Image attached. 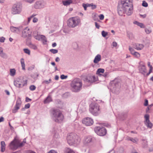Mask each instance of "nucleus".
I'll use <instances>...</instances> for the list:
<instances>
[{
	"label": "nucleus",
	"instance_id": "0eeeda50",
	"mask_svg": "<svg viewBox=\"0 0 153 153\" xmlns=\"http://www.w3.org/2000/svg\"><path fill=\"white\" fill-rule=\"evenodd\" d=\"M14 84L17 87L22 88L27 85V80H25L22 78H17L14 80Z\"/></svg>",
	"mask_w": 153,
	"mask_h": 153
},
{
	"label": "nucleus",
	"instance_id": "a19ab883",
	"mask_svg": "<svg viewBox=\"0 0 153 153\" xmlns=\"http://www.w3.org/2000/svg\"><path fill=\"white\" fill-rule=\"evenodd\" d=\"M25 144H24L23 142L21 143H19V141L18 140V147L21 148Z\"/></svg>",
	"mask_w": 153,
	"mask_h": 153
},
{
	"label": "nucleus",
	"instance_id": "9d476101",
	"mask_svg": "<svg viewBox=\"0 0 153 153\" xmlns=\"http://www.w3.org/2000/svg\"><path fill=\"white\" fill-rule=\"evenodd\" d=\"M95 132L99 135L100 136H103L106 133V129L103 127H96L94 128Z\"/></svg>",
	"mask_w": 153,
	"mask_h": 153
},
{
	"label": "nucleus",
	"instance_id": "13d9d810",
	"mask_svg": "<svg viewBox=\"0 0 153 153\" xmlns=\"http://www.w3.org/2000/svg\"><path fill=\"white\" fill-rule=\"evenodd\" d=\"M103 76L105 77H108V73L105 72L103 74Z\"/></svg>",
	"mask_w": 153,
	"mask_h": 153
},
{
	"label": "nucleus",
	"instance_id": "393cba45",
	"mask_svg": "<svg viewBox=\"0 0 153 153\" xmlns=\"http://www.w3.org/2000/svg\"><path fill=\"white\" fill-rule=\"evenodd\" d=\"M21 63L22 67V69L23 70H25V64L24 60L23 58L21 59Z\"/></svg>",
	"mask_w": 153,
	"mask_h": 153
},
{
	"label": "nucleus",
	"instance_id": "ddd939ff",
	"mask_svg": "<svg viewBox=\"0 0 153 153\" xmlns=\"http://www.w3.org/2000/svg\"><path fill=\"white\" fill-rule=\"evenodd\" d=\"M82 123L86 126H91L93 124L94 121L91 118L87 117L82 120Z\"/></svg>",
	"mask_w": 153,
	"mask_h": 153
},
{
	"label": "nucleus",
	"instance_id": "a211bd4d",
	"mask_svg": "<svg viewBox=\"0 0 153 153\" xmlns=\"http://www.w3.org/2000/svg\"><path fill=\"white\" fill-rule=\"evenodd\" d=\"M144 47L143 45L139 43L135 44L134 45V48L138 50H142Z\"/></svg>",
	"mask_w": 153,
	"mask_h": 153
},
{
	"label": "nucleus",
	"instance_id": "79ce46f5",
	"mask_svg": "<svg viewBox=\"0 0 153 153\" xmlns=\"http://www.w3.org/2000/svg\"><path fill=\"white\" fill-rule=\"evenodd\" d=\"M101 34L102 36L103 37H105L107 36L108 34V33L107 32H105L104 30L102 31Z\"/></svg>",
	"mask_w": 153,
	"mask_h": 153
},
{
	"label": "nucleus",
	"instance_id": "e433bc0d",
	"mask_svg": "<svg viewBox=\"0 0 153 153\" xmlns=\"http://www.w3.org/2000/svg\"><path fill=\"white\" fill-rule=\"evenodd\" d=\"M30 106V104L29 103H28L27 104L25 105V107L24 108H22L21 110L22 111H24L25 110V109H27L29 108Z\"/></svg>",
	"mask_w": 153,
	"mask_h": 153
},
{
	"label": "nucleus",
	"instance_id": "4468645a",
	"mask_svg": "<svg viewBox=\"0 0 153 153\" xmlns=\"http://www.w3.org/2000/svg\"><path fill=\"white\" fill-rule=\"evenodd\" d=\"M22 102L20 99L17 100L15 105L12 110V112L13 113H15L17 112L19 109L20 107L21 104Z\"/></svg>",
	"mask_w": 153,
	"mask_h": 153
},
{
	"label": "nucleus",
	"instance_id": "f03ea898",
	"mask_svg": "<svg viewBox=\"0 0 153 153\" xmlns=\"http://www.w3.org/2000/svg\"><path fill=\"white\" fill-rule=\"evenodd\" d=\"M50 113L52 119L55 122L60 123L63 120V115L59 109L52 108L50 110Z\"/></svg>",
	"mask_w": 153,
	"mask_h": 153
},
{
	"label": "nucleus",
	"instance_id": "6e6d98bb",
	"mask_svg": "<svg viewBox=\"0 0 153 153\" xmlns=\"http://www.w3.org/2000/svg\"><path fill=\"white\" fill-rule=\"evenodd\" d=\"M5 39V38L3 37H2L0 39V41L1 42H4Z\"/></svg>",
	"mask_w": 153,
	"mask_h": 153
},
{
	"label": "nucleus",
	"instance_id": "4c0bfd02",
	"mask_svg": "<svg viewBox=\"0 0 153 153\" xmlns=\"http://www.w3.org/2000/svg\"><path fill=\"white\" fill-rule=\"evenodd\" d=\"M23 51L24 52L28 55L30 54V51L27 48L24 49Z\"/></svg>",
	"mask_w": 153,
	"mask_h": 153
},
{
	"label": "nucleus",
	"instance_id": "aec40b11",
	"mask_svg": "<svg viewBox=\"0 0 153 153\" xmlns=\"http://www.w3.org/2000/svg\"><path fill=\"white\" fill-rule=\"evenodd\" d=\"M101 56L100 54H97L95 57L94 62L97 63L101 60Z\"/></svg>",
	"mask_w": 153,
	"mask_h": 153
},
{
	"label": "nucleus",
	"instance_id": "7c9ffc66",
	"mask_svg": "<svg viewBox=\"0 0 153 153\" xmlns=\"http://www.w3.org/2000/svg\"><path fill=\"white\" fill-rule=\"evenodd\" d=\"M143 142L142 143V146L143 148H146L148 146L147 141L145 140H143Z\"/></svg>",
	"mask_w": 153,
	"mask_h": 153
},
{
	"label": "nucleus",
	"instance_id": "2f4dec72",
	"mask_svg": "<svg viewBox=\"0 0 153 153\" xmlns=\"http://www.w3.org/2000/svg\"><path fill=\"white\" fill-rule=\"evenodd\" d=\"M127 36L130 39H132L133 38V34L132 33L130 32H127Z\"/></svg>",
	"mask_w": 153,
	"mask_h": 153
},
{
	"label": "nucleus",
	"instance_id": "4d7b16f0",
	"mask_svg": "<svg viewBox=\"0 0 153 153\" xmlns=\"http://www.w3.org/2000/svg\"><path fill=\"white\" fill-rule=\"evenodd\" d=\"M148 105V100H145V102L144 104V105L145 106H147Z\"/></svg>",
	"mask_w": 153,
	"mask_h": 153
},
{
	"label": "nucleus",
	"instance_id": "bf43d9fd",
	"mask_svg": "<svg viewBox=\"0 0 153 153\" xmlns=\"http://www.w3.org/2000/svg\"><path fill=\"white\" fill-rule=\"evenodd\" d=\"M82 6L85 10H86L87 8V5L85 4H83Z\"/></svg>",
	"mask_w": 153,
	"mask_h": 153
},
{
	"label": "nucleus",
	"instance_id": "4be33fe9",
	"mask_svg": "<svg viewBox=\"0 0 153 153\" xmlns=\"http://www.w3.org/2000/svg\"><path fill=\"white\" fill-rule=\"evenodd\" d=\"M62 2L64 6H67L72 4L73 1L72 0H67L63 1Z\"/></svg>",
	"mask_w": 153,
	"mask_h": 153
},
{
	"label": "nucleus",
	"instance_id": "e2e57ef3",
	"mask_svg": "<svg viewBox=\"0 0 153 153\" xmlns=\"http://www.w3.org/2000/svg\"><path fill=\"white\" fill-rule=\"evenodd\" d=\"M91 6L92 9H95L97 7V6L96 5H93L92 4H91Z\"/></svg>",
	"mask_w": 153,
	"mask_h": 153
},
{
	"label": "nucleus",
	"instance_id": "774afa93",
	"mask_svg": "<svg viewBox=\"0 0 153 153\" xmlns=\"http://www.w3.org/2000/svg\"><path fill=\"white\" fill-rule=\"evenodd\" d=\"M56 44L55 42H54L52 44V46L53 47H54L56 46Z\"/></svg>",
	"mask_w": 153,
	"mask_h": 153
},
{
	"label": "nucleus",
	"instance_id": "7ed1b4c3",
	"mask_svg": "<svg viewBox=\"0 0 153 153\" xmlns=\"http://www.w3.org/2000/svg\"><path fill=\"white\" fill-rule=\"evenodd\" d=\"M67 140L68 143L70 146L78 144L80 139L76 134L71 133L67 136Z\"/></svg>",
	"mask_w": 153,
	"mask_h": 153
},
{
	"label": "nucleus",
	"instance_id": "9b49d317",
	"mask_svg": "<svg viewBox=\"0 0 153 153\" xmlns=\"http://www.w3.org/2000/svg\"><path fill=\"white\" fill-rule=\"evenodd\" d=\"M9 146L10 149L13 150H15L18 148V140L14 138L9 144Z\"/></svg>",
	"mask_w": 153,
	"mask_h": 153
},
{
	"label": "nucleus",
	"instance_id": "c85d7f7f",
	"mask_svg": "<svg viewBox=\"0 0 153 153\" xmlns=\"http://www.w3.org/2000/svg\"><path fill=\"white\" fill-rule=\"evenodd\" d=\"M41 39L43 41V44H46L47 42V39L46 37L43 35H41Z\"/></svg>",
	"mask_w": 153,
	"mask_h": 153
},
{
	"label": "nucleus",
	"instance_id": "052dcab7",
	"mask_svg": "<svg viewBox=\"0 0 153 153\" xmlns=\"http://www.w3.org/2000/svg\"><path fill=\"white\" fill-rule=\"evenodd\" d=\"M38 21V19L36 18H34L33 21L34 23Z\"/></svg>",
	"mask_w": 153,
	"mask_h": 153
},
{
	"label": "nucleus",
	"instance_id": "473e14b6",
	"mask_svg": "<svg viewBox=\"0 0 153 153\" xmlns=\"http://www.w3.org/2000/svg\"><path fill=\"white\" fill-rule=\"evenodd\" d=\"M10 75L11 76H14L15 74L16 73V70L14 69H11L10 70Z\"/></svg>",
	"mask_w": 153,
	"mask_h": 153
},
{
	"label": "nucleus",
	"instance_id": "338daca9",
	"mask_svg": "<svg viewBox=\"0 0 153 153\" xmlns=\"http://www.w3.org/2000/svg\"><path fill=\"white\" fill-rule=\"evenodd\" d=\"M60 61V59L58 57H57L55 59V61L56 62H58Z\"/></svg>",
	"mask_w": 153,
	"mask_h": 153
},
{
	"label": "nucleus",
	"instance_id": "49530a36",
	"mask_svg": "<svg viewBox=\"0 0 153 153\" xmlns=\"http://www.w3.org/2000/svg\"><path fill=\"white\" fill-rule=\"evenodd\" d=\"M29 88L31 91H34L36 89V87L34 85H31L30 86Z\"/></svg>",
	"mask_w": 153,
	"mask_h": 153
},
{
	"label": "nucleus",
	"instance_id": "f257e3e1",
	"mask_svg": "<svg viewBox=\"0 0 153 153\" xmlns=\"http://www.w3.org/2000/svg\"><path fill=\"white\" fill-rule=\"evenodd\" d=\"M132 1V0H124L118 3L117 10L119 15L122 16L124 13H126L128 16L132 14L133 9Z\"/></svg>",
	"mask_w": 153,
	"mask_h": 153
},
{
	"label": "nucleus",
	"instance_id": "f8f14e48",
	"mask_svg": "<svg viewBox=\"0 0 153 153\" xmlns=\"http://www.w3.org/2000/svg\"><path fill=\"white\" fill-rule=\"evenodd\" d=\"M46 3L43 1H36L34 5L35 8L36 9H41L44 8L46 5Z\"/></svg>",
	"mask_w": 153,
	"mask_h": 153
},
{
	"label": "nucleus",
	"instance_id": "3c124183",
	"mask_svg": "<svg viewBox=\"0 0 153 153\" xmlns=\"http://www.w3.org/2000/svg\"><path fill=\"white\" fill-rule=\"evenodd\" d=\"M99 18L100 20H102L104 18V16L103 14H100L99 16Z\"/></svg>",
	"mask_w": 153,
	"mask_h": 153
},
{
	"label": "nucleus",
	"instance_id": "412c9836",
	"mask_svg": "<svg viewBox=\"0 0 153 153\" xmlns=\"http://www.w3.org/2000/svg\"><path fill=\"white\" fill-rule=\"evenodd\" d=\"M140 71L142 74L145 75L146 72L145 66L144 65L141 66L140 68Z\"/></svg>",
	"mask_w": 153,
	"mask_h": 153
},
{
	"label": "nucleus",
	"instance_id": "1a4fd4ad",
	"mask_svg": "<svg viewBox=\"0 0 153 153\" xmlns=\"http://www.w3.org/2000/svg\"><path fill=\"white\" fill-rule=\"evenodd\" d=\"M22 11V6L19 3L14 4L11 9V12L13 14H19Z\"/></svg>",
	"mask_w": 153,
	"mask_h": 153
},
{
	"label": "nucleus",
	"instance_id": "dca6fc26",
	"mask_svg": "<svg viewBox=\"0 0 153 153\" xmlns=\"http://www.w3.org/2000/svg\"><path fill=\"white\" fill-rule=\"evenodd\" d=\"M97 79L94 76L88 75L85 78V81L89 83H92L97 81Z\"/></svg>",
	"mask_w": 153,
	"mask_h": 153
},
{
	"label": "nucleus",
	"instance_id": "0e129e2a",
	"mask_svg": "<svg viewBox=\"0 0 153 153\" xmlns=\"http://www.w3.org/2000/svg\"><path fill=\"white\" fill-rule=\"evenodd\" d=\"M31 99H30L27 97L26 98L25 101L26 102H29V101H31Z\"/></svg>",
	"mask_w": 153,
	"mask_h": 153
},
{
	"label": "nucleus",
	"instance_id": "5fc2aeb1",
	"mask_svg": "<svg viewBox=\"0 0 153 153\" xmlns=\"http://www.w3.org/2000/svg\"><path fill=\"white\" fill-rule=\"evenodd\" d=\"M48 153H58L56 151L53 150H51Z\"/></svg>",
	"mask_w": 153,
	"mask_h": 153
},
{
	"label": "nucleus",
	"instance_id": "de8ad7c7",
	"mask_svg": "<svg viewBox=\"0 0 153 153\" xmlns=\"http://www.w3.org/2000/svg\"><path fill=\"white\" fill-rule=\"evenodd\" d=\"M129 50L130 51L131 54H132L134 52H135L133 48L130 47H129Z\"/></svg>",
	"mask_w": 153,
	"mask_h": 153
},
{
	"label": "nucleus",
	"instance_id": "6e6552de",
	"mask_svg": "<svg viewBox=\"0 0 153 153\" xmlns=\"http://www.w3.org/2000/svg\"><path fill=\"white\" fill-rule=\"evenodd\" d=\"M89 111L94 116L98 115L100 112L99 106L97 104H92L90 105Z\"/></svg>",
	"mask_w": 153,
	"mask_h": 153
},
{
	"label": "nucleus",
	"instance_id": "680f3d73",
	"mask_svg": "<svg viewBox=\"0 0 153 153\" xmlns=\"http://www.w3.org/2000/svg\"><path fill=\"white\" fill-rule=\"evenodd\" d=\"M112 45L114 47H116L117 45V43L115 42H113L112 43Z\"/></svg>",
	"mask_w": 153,
	"mask_h": 153
},
{
	"label": "nucleus",
	"instance_id": "39448f33",
	"mask_svg": "<svg viewBox=\"0 0 153 153\" xmlns=\"http://www.w3.org/2000/svg\"><path fill=\"white\" fill-rule=\"evenodd\" d=\"M120 79L115 78L114 80L111 81L110 84L112 91L115 94H118L119 90L121 87V84Z\"/></svg>",
	"mask_w": 153,
	"mask_h": 153
},
{
	"label": "nucleus",
	"instance_id": "864d4df0",
	"mask_svg": "<svg viewBox=\"0 0 153 153\" xmlns=\"http://www.w3.org/2000/svg\"><path fill=\"white\" fill-rule=\"evenodd\" d=\"M95 27L97 28V29H99L100 28V26L97 23V22H95Z\"/></svg>",
	"mask_w": 153,
	"mask_h": 153
},
{
	"label": "nucleus",
	"instance_id": "423d86ee",
	"mask_svg": "<svg viewBox=\"0 0 153 153\" xmlns=\"http://www.w3.org/2000/svg\"><path fill=\"white\" fill-rule=\"evenodd\" d=\"M80 22L79 19L74 17L69 18L67 21L68 26L71 27H74L78 25Z\"/></svg>",
	"mask_w": 153,
	"mask_h": 153
},
{
	"label": "nucleus",
	"instance_id": "f704fd0d",
	"mask_svg": "<svg viewBox=\"0 0 153 153\" xmlns=\"http://www.w3.org/2000/svg\"><path fill=\"white\" fill-rule=\"evenodd\" d=\"M30 47L32 49H33L34 50H36L37 49V47L36 46L32 43H30L29 44Z\"/></svg>",
	"mask_w": 153,
	"mask_h": 153
},
{
	"label": "nucleus",
	"instance_id": "a18cd8bd",
	"mask_svg": "<svg viewBox=\"0 0 153 153\" xmlns=\"http://www.w3.org/2000/svg\"><path fill=\"white\" fill-rule=\"evenodd\" d=\"M51 81V79H50L48 80H45L43 82V83H45L46 84H49Z\"/></svg>",
	"mask_w": 153,
	"mask_h": 153
},
{
	"label": "nucleus",
	"instance_id": "bb28decb",
	"mask_svg": "<svg viewBox=\"0 0 153 153\" xmlns=\"http://www.w3.org/2000/svg\"><path fill=\"white\" fill-rule=\"evenodd\" d=\"M65 153H75L73 150L68 148H65Z\"/></svg>",
	"mask_w": 153,
	"mask_h": 153
},
{
	"label": "nucleus",
	"instance_id": "ea45409f",
	"mask_svg": "<svg viewBox=\"0 0 153 153\" xmlns=\"http://www.w3.org/2000/svg\"><path fill=\"white\" fill-rule=\"evenodd\" d=\"M104 70L103 69L99 68L98 69L97 71V72L100 74V73H103L104 72Z\"/></svg>",
	"mask_w": 153,
	"mask_h": 153
},
{
	"label": "nucleus",
	"instance_id": "2eb2a0df",
	"mask_svg": "<svg viewBox=\"0 0 153 153\" xmlns=\"http://www.w3.org/2000/svg\"><path fill=\"white\" fill-rule=\"evenodd\" d=\"M23 30L22 33V36L24 38L27 37H31V35L30 33L29 28L27 27Z\"/></svg>",
	"mask_w": 153,
	"mask_h": 153
},
{
	"label": "nucleus",
	"instance_id": "72a5a7b5",
	"mask_svg": "<svg viewBox=\"0 0 153 153\" xmlns=\"http://www.w3.org/2000/svg\"><path fill=\"white\" fill-rule=\"evenodd\" d=\"M134 23L140 27L141 28H144V25L142 23H139L137 21L135 22Z\"/></svg>",
	"mask_w": 153,
	"mask_h": 153
},
{
	"label": "nucleus",
	"instance_id": "37998d69",
	"mask_svg": "<svg viewBox=\"0 0 153 153\" xmlns=\"http://www.w3.org/2000/svg\"><path fill=\"white\" fill-rule=\"evenodd\" d=\"M50 51L52 53H53V54L57 53L58 52V51L57 50L55 49H50Z\"/></svg>",
	"mask_w": 153,
	"mask_h": 153
},
{
	"label": "nucleus",
	"instance_id": "cd10ccee",
	"mask_svg": "<svg viewBox=\"0 0 153 153\" xmlns=\"http://www.w3.org/2000/svg\"><path fill=\"white\" fill-rule=\"evenodd\" d=\"M92 140V138L91 137H86L85 140V141L86 143H88L90 142Z\"/></svg>",
	"mask_w": 153,
	"mask_h": 153
},
{
	"label": "nucleus",
	"instance_id": "603ef678",
	"mask_svg": "<svg viewBox=\"0 0 153 153\" xmlns=\"http://www.w3.org/2000/svg\"><path fill=\"white\" fill-rule=\"evenodd\" d=\"M145 31L146 33H147V34H149L151 32V30L147 28L145 29Z\"/></svg>",
	"mask_w": 153,
	"mask_h": 153
},
{
	"label": "nucleus",
	"instance_id": "a878e982",
	"mask_svg": "<svg viewBox=\"0 0 153 153\" xmlns=\"http://www.w3.org/2000/svg\"><path fill=\"white\" fill-rule=\"evenodd\" d=\"M145 124L147 127L150 128H152V125L150 121L149 122H145Z\"/></svg>",
	"mask_w": 153,
	"mask_h": 153
},
{
	"label": "nucleus",
	"instance_id": "58836bf2",
	"mask_svg": "<svg viewBox=\"0 0 153 153\" xmlns=\"http://www.w3.org/2000/svg\"><path fill=\"white\" fill-rule=\"evenodd\" d=\"M144 118L145 119V122H149L150 121L149 120V115L148 114H146L144 116Z\"/></svg>",
	"mask_w": 153,
	"mask_h": 153
},
{
	"label": "nucleus",
	"instance_id": "c9c22d12",
	"mask_svg": "<svg viewBox=\"0 0 153 153\" xmlns=\"http://www.w3.org/2000/svg\"><path fill=\"white\" fill-rule=\"evenodd\" d=\"M132 55L135 57L137 58L139 57L140 56V54L138 53L135 51L134 52Z\"/></svg>",
	"mask_w": 153,
	"mask_h": 153
},
{
	"label": "nucleus",
	"instance_id": "f3484780",
	"mask_svg": "<svg viewBox=\"0 0 153 153\" xmlns=\"http://www.w3.org/2000/svg\"><path fill=\"white\" fill-rule=\"evenodd\" d=\"M10 29L12 32L19 33L22 30V28L20 27H16L13 26H11L10 27Z\"/></svg>",
	"mask_w": 153,
	"mask_h": 153
},
{
	"label": "nucleus",
	"instance_id": "20e7f679",
	"mask_svg": "<svg viewBox=\"0 0 153 153\" xmlns=\"http://www.w3.org/2000/svg\"><path fill=\"white\" fill-rule=\"evenodd\" d=\"M82 82L80 79L76 78L72 82L71 86L73 91L74 92H78L82 89Z\"/></svg>",
	"mask_w": 153,
	"mask_h": 153
},
{
	"label": "nucleus",
	"instance_id": "69168bd1",
	"mask_svg": "<svg viewBox=\"0 0 153 153\" xmlns=\"http://www.w3.org/2000/svg\"><path fill=\"white\" fill-rule=\"evenodd\" d=\"M26 1L27 2H28L29 3H31L33 2L34 0H26Z\"/></svg>",
	"mask_w": 153,
	"mask_h": 153
},
{
	"label": "nucleus",
	"instance_id": "b1692460",
	"mask_svg": "<svg viewBox=\"0 0 153 153\" xmlns=\"http://www.w3.org/2000/svg\"><path fill=\"white\" fill-rule=\"evenodd\" d=\"M52 100L51 97L50 96H48L44 100V103L45 104L48 103Z\"/></svg>",
	"mask_w": 153,
	"mask_h": 153
},
{
	"label": "nucleus",
	"instance_id": "c756f323",
	"mask_svg": "<svg viewBox=\"0 0 153 153\" xmlns=\"http://www.w3.org/2000/svg\"><path fill=\"white\" fill-rule=\"evenodd\" d=\"M129 140H130L132 142L134 143H137L138 141V139L136 138H130L129 139Z\"/></svg>",
	"mask_w": 153,
	"mask_h": 153
},
{
	"label": "nucleus",
	"instance_id": "8fccbe9b",
	"mask_svg": "<svg viewBox=\"0 0 153 153\" xmlns=\"http://www.w3.org/2000/svg\"><path fill=\"white\" fill-rule=\"evenodd\" d=\"M67 76H65V75H63V74L61 75V76H60V78L62 79H66L67 78Z\"/></svg>",
	"mask_w": 153,
	"mask_h": 153
},
{
	"label": "nucleus",
	"instance_id": "6ab92c4d",
	"mask_svg": "<svg viewBox=\"0 0 153 153\" xmlns=\"http://www.w3.org/2000/svg\"><path fill=\"white\" fill-rule=\"evenodd\" d=\"M0 56L4 58H6L7 56L6 54L4 52L3 48L0 47Z\"/></svg>",
	"mask_w": 153,
	"mask_h": 153
},
{
	"label": "nucleus",
	"instance_id": "5701e85b",
	"mask_svg": "<svg viewBox=\"0 0 153 153\" xmlns=\"http://www.w3.org/2000/svg\"><path fill=\"white\" fill-rule=\"evenodd\" d=\"M1 152H4L5 150V144L4 141H1Z\"/></svg>",
	"mask_w": 153,
	"mask_h": 153
},
{
	"label": "nucleus",
	"instance_id": "c03bdc74",
	"mask_svg": "<svg viewBox=\"0 0 153 153\" xmlns=\"http://www.w3.org/2000/svg\"><path fill=\"white\" fill-rule=\"evenodd\" d=\"M142 5L144 7H146L148 6V4L145 1H143Z\"/></svg>",
	"mask_w": 153,
	"mask_h": 153
},
{
	"label": "nucleus",
	"instance_id": "09e8293b",
	"mask_svg": "<svg viewBox=\"0 0 153 153\" xmlns=\"http://www.w3.org/2000/svg\"><path fill=\"white\" fill-rule=\"evenodd\" d=\"M41 35H37L36 36H35V38L38 40H39L41 39Z\"/></svg>",
	"mask_w": 153,
	"mask_h": 153
}]
</instances>
